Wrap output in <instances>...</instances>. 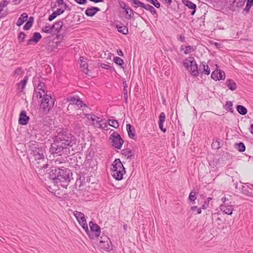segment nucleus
Wrapping results in <instances>:
<instances>
[{"mask_svg": "<svg viewBox=\"0 0 253 253\" xmlns=\"http://www.w3.org/2000/svg\"><path fill=\"white\" fill-rule=\"evenodd\" d=\"M49 152L53 155L54 158L60 156L54 160L55 167L52 168L51 170L48 173V177L53 180L54 189L55 195L59 198H62L63 194L62 179H63V170L62 166H60L63 163V158L62 155L63 153V142L61 141H54L51 145Z\"/></svg>", "mask_w": 253, "mask_h": 253, "instance_id": "obj_1", "label": "nucleus"}, {"mask_svg": "<svg viewBox=\"0 0 253 253\" xmlns=\"http://www.w3.org/2000/svg\"><path fill=\"white\" fill-rule=\"evenodd\" d=\"M112 165V176L118 180L122 179L123 175L126 172V171L121 160L119 159H116Z\"/></svg>", "mask_w": 253, "mask_h": 253, "instance_id": "obj_2", "label": "nucleus"}, {"mask_svg": "<svg viewBox=\"0 0 253 253\" xmlns=\"http://www.w3.org/2000/svg\"><path fill=\"white\" fill-rule=\"evenodd\" d=\"M54 100L48 94H44L40 104V109L43 112L47 114L52 109L54 105Z\"/></svg>", "mask_w": 253, "mask_h": 253, "instance_id": "obj_3", "label": "nucleus"}, {"mask_svg": "<svg viewBox=\"0 0 253 253\" xmlns=\"http://www.w3.org/2000/svg\"><path fill=\"white\" fill-rule=\"evenodd\" d=\"M183 66L185 67L192 75L197 76L199 74L196 62L193 57H189L183 61Z\"/></svg>", "mask_w": 253, "mask_h": 253, "instance_id": "obj_4", "label": "nucleus"}, {"mask_svg": "<svg viewBox=\"0 0 253 253\" xmlns=\"http://www.w3.org/2000/svg\"><path fill=\"white\" fill-rule=\"evenodd\" d=\"M29 148L31 150V155L35 157V160H40L44 158L43 150L40 145L35 142L29 145Z\"/></svg>", "mask_w": 253, "mask_h": 253, "instance_id": "obj_5", "label": "nucleus"}, {"mask_svg": "<svg viewBox=\"0 0 253 253\" xmlns=\"http://www.w3.org/2000/svg\"><path fill=\"white\" fill-rule=\"evenodd\" d=\"M74 137L71 134H64V156L68 154H73V149L72 148L74 144Z\"/></svg>", "mask_w": 253, "mask_h": 253, "instance_id": "obj_6", "label": "nucleus"}, {"mask_svg": "<svg viewBox=\"0 0 253 253\" xmlns=\"http://www.w3.org/2000/svg\"><path fill=\"white\" fill-rule=\"evenodd\" d=\"M33 167L35 168L38 169V170H36L37 172L42 175H44L47 171L45 170L48 167L49 165L46 163V160L43 158L40 160H35L33 161Z\"/></svg>", "mask_w": 253, "mask_h": 253, "instance_id": "obj_7", "label": "nucleus"}, {"mask_svg": "<svg viewBox=\"0 0 253 253\" xmlns=\"http://www.w3.org/2000/svg\"><path fill=\"white\" fill-rule=\"evenodd\" d=\"M110 139L111 140L112 145L115 148L120 149L124 143V140L121 138V136L117 132H114L110 137Z\"/></svg>", "mask_w": 253, "mask_h": 253, "instance_id": "obj_8", "label": "nucleus"}, {"mask_svg": "<svg viewBox=\"0 0 253 253\" xmlns=\"http://www.w3.org/2000/svg\"><path fill=\"white\" fill-rule=\"evenodd\" d=\"M74 215L81 226H82L86 232H87L88 228L84 214L81 212L76 211L74 212Z\"/></svg>", "mask_w": 253, "mask_h": 253, "instance_id": "obj_9", "label": "nucleus"}, {"mask_svg": "<svg viewBox=\"0 0 253 253\" xmlns=\"http://www.w3.org/2000/svg\"><path fill=\"white\" fill-rule=\"evenodd\" d=\"M220 209L225 213L231 215L234 210L233 205L231 204V202L224 203L220 206Z\"/></svg>", "mask_w": 253, "mask_h": 253, "instance_id": "obj_10", "label": "nucleus"}, {"mask_svg": "<svg viewBox=\"0 0 253 253\" xmlns=\"http://www.w3.org/2000/svg\"><path fill=\"white\" fill-rule=\"evenodd\" d=\"M211 77L215 81L224 80L225 78V74L223 71L216 69L212 72Z\"/></svg>", "mask_w": 253, "mask_h": 253, "instance_id": "obj_11", "label": "nucleus"}, {"mask_svg": "<svg viewBox=\"0 0 253 253\" xmlns=\"http://www.w3.org/2000/svg\"><path fill=\"white\" fill-rule=\"evenodd\" d=\"M29 120L30 118L27 115L26 112L25 110H22L19 114V124L21 125H26Z\"/></svg>", "mask_w": 253, "mask_h": 253, "instance_id": "obj_12", "label": "nucleus"}, {"mask_svg": "<svg viewBox=\"0 0 253 253\" xmlns=\"http://www.w3.org/2000/svg\"><path fill=\"white\" fill-rule=\"evenodd\" d=\"M89 225L91 231L94 233L96 237H98L100 234V227L92 221L89 222Z\"/></svg>", "mask_w": 253, "mask_h": 253, "instance_id": "obj_13", "label": "nucleus"}, {"mask_svg": "<svg viewBox=\"0 0 253 253\" xmlns=\"http://www.w3.org/2000/svg\"><path fill=\"white\" fill-rule=\"evenodd\" d=\"M8 2L6 0H3L0 2V19L4 17L7 15L6 11H3V8L6 6Z\"/></svg>", "mask_w": 253, "mask_h": 253, "instance_id": "obj_14", "label": "nucleus"}, {"mask_svg": "<svg viewBox=\"0 0 253 253\" xmlns=\"http://www.w3.org/2000/svg\"><path fill=\"white\" fill-rule=\"evenodd\" d=\"M100 10V9L97 7H91L86 9L85 13L87 16L92 17Z\"/></svg>", "mask_w": 253, "mask_h": 253, "instance_id": "obj_15", "label": "nucleus"}, {"mask_svg": "<svg viewBox=\"0 0 253 253\" xmlns=\"http://www.w3.org/2000/svg\"><path fill=\"white\" fill-rule=\"evenodd\" d=\"M159 126L160 129L165 132L166 131V128L163 127V124L166 120V115L164 112L161 113L159 116Z\"/></svg>", "mask_w": 253, "mask_h": 253, "instance_id": "obj_16", "label": "nucleus"}, {"mask_svg": "<svg viewBox=\"0 0 253 253\" xmlns=\"http://www.w3.org/2000/svg\"><path fill=\"white\" fill-rule=\"evenodd\" d=\"M183 4L187 6L189 8L193 9L191 14L193 15L196 11V5L189 0H183Z\"/></svg>", "mask_w": 253, "mask_h": 253, "instance_id": "obj_17", "label": "nucleus"}, {"mask_svg": "<svg viewBox=\"0 0 253 253\" xmlns=\"http://www.w3.org/2000/svg\"><path fill=\"white\" fill-rule=\"evenodd\" d=\"M84 58L83 57H80L81 64H80V68L81 70L86 75L88 74V66L85 61L84 60Z\"/></svg>", "mask_w": 253, "mask_h": 253, "instance_id": "obj_18", "label": "nucleus"}, {"mask_svg": "<svg viewBox=\"0 0 253 253\" xmlns=\"http://www.w3.org/2000/svg\"><path fill=\"white\" fill-rule=\"evenodd\" d=\"M86 116L87 119L90 120L92 122V124L93 125H95L96 124L97 126L101 121L99 117L95 116L94 115L87 114Z\"/></svg>", "mask_w": 253, "mask_h": 253, "instance_id": "obj_19", "label": "nucleus"}, {"mask_svg": "<svg viewBox=\"0 0 253 253\" xmlns=\"http://www.w3.org/2000/svg\"><path fill=\"white\" fill-rule=\"evenodd\" d=\"M99 246L102 249L108 252L112 249V245L110 241L104 243H99Z\"/></svg>", "mask_w": 253, "mask_h": 253, "instance_id": "obj_20", "label": "nucleus"}, {"mask_svg": "<svg viewBox=\"0 0 253 253\" xmlns=\"http://www.w3.org/2000/svg\"><path fill=\"white\" fill-rule=\"evenodd\" d=\"M28 18V14L26 13H23L18 19L16 25L18 26L22 25Z\"/></svg>", "mask_w": 253, "mask_h": 253, "instance_id": "obj_21", "label": "nucleus"}, {"mask_svg": "<svg viewBox=\"0 0 253 253\" xmlns=\"http://www.w3.org/2000/svg\"><path fill=\"white\" fill-rule=\"evenodd\" d=\"M28 80V77L26 76L24 79L20 81V83L17 84V89L20 90V91H22L24 89L26 84L27 83Z\"/></svg>", "mask_w": 253, "mask_h": 253, "instance_id": "obj_22", "label": "nucleus"}, {"mask_svg": "<svg viewBox=\"0 0 253 253\" xmlns=\"http://www.w3.org/2000/svg\"><path fill=\"white\" fill-rule=\"evenodd\" d=\"M63 13V10L61 8L57 9L56 11L53 12L48 17V19L51 21L54 19L58 15Z\"/></svg>", "mask_w": 253, "mask_h": 253, "instance_id": "obj_23", "label": "nucleus"}, {"mask_svg": "<svg viewBox=\"0 0 253 253\" xmlns=\"http://www.w3.org/2000/svg\"><path fill=\"white\" fill-rule=\"evenodd\" d=\"M227 86L231 90H235L237 88L236 83L232 80L228 79L226 82Z\"/></svg>", "mask_w": 253, "mask_h": 253, "instance_id": "obj_24", "label": "nucleus"}, {"mask_svg": "<svg viewBox=\"0 0 253 253\" xmlns=\"http://www.w3.org/2000/svg\"><path fill=\"white\" fill-rule=\"evenodd\" d=\"M63 25V22L62 21H59L56 23H55L52 26V27L53 30L54 29L55 31L59 33L61 30L62 26Z\"/></svg>", "mask_w": 253, "mask_h": 253, "instance_id": "obj_25", "label": "nucleus"}, {"mask_svg": "<svg viewBox=\"0 0 253 253\" xmlns=\"http://www.w3.org/2000/svg\"><path fill=\"white\" fill-rule=\"evenodd\" d=\"M34 21V18L33 17H30L26 23L25 25L23 27V29L25 30H29L32 26Z\"/></svg>", "mask_w": 253, "mask_h": 253, "instance_id": "obj_26", "label": "nucleus"}, {"mask_svg": "<svg viewBox=\"0 0 253 253\" xmlns=\"http://www.w3.org/2000/svg\"><path fill=\"white\" fill-rule=\"evenodd\" d=\"M118 31L124 35H126L128 33V30L126 26L117 25Z\"/></svg>", "mask_w": 253, "mask_h": 253, "instance_id": "obj_27", "label": "nucleus"}, {"mask_svg": "<svg viewBox=\"0 0 253 253\" xmlns=\"http://www.w3.org/2000/svg\"><path fill=\"white\" fill-rule=\"evenodd\" d=\"M143 8L149 11L151 13V14L153 15L156 14V9L152 5H150L149 4H146L144 3V5H143Z\"/></svg>", "mask_w": 253, "mask_h": 253, "instance_id": "obj_28", "label": "nucleus"}, {"mask_svg": "<svg viewBox=\"0 0 253 253\" xmlns=\"http://www.w3.org/2000/svg\"><path fill=\"white\" fill-rule=\"evenodd\" d=\"M236 109L238 113L241 115H244L247 113V109L242 105H238Z\"/></svg>", "mask_w": 253, "mask_h": 253, "instance_id": "obj_29", "label": "nucleus"}, {"mask_svg": "<svg viewBox=\"0 0 253 253\" xmlns=\"http://www.w3.org/2000/svg\"><path fill=\"white\" fill-rule=\"evenodd\" d=\"M123 154L127 157V159H130L133 156L134 153L128 149H124L123 150Z\"/></svg>", "mask_w": 253, "mask_h": 253, "instance_id": "obj_30", "label": "nucleus"}, {"mask_svg": "<svg viewBox=\"0 0 253 253\" xmlns=\"http://www.w3.org/2000/svg\"><path fill=\"white\" fill-rule=\"evenodd\" d=\"M181 50H184V53L186 54H189L192 51H193L194 50V48L191 46H181L180 47Z\"/></svg>", "mask_w": 253, "mask_h": 253, "instance_id": "obj_31", "label": "nucleus"}, {"mask_svg": "<svg viewBox=\"0 0 253 253\" xmlns=\"http://www.w3.org/2000/svg\"><path fill=\"white\" fill-rule=\"evenodd\" d=\"M42 37L40 33L35 32L33 34V37L32 38L33 42L36 43L38 42L40 40L42 39Z\"/></svg>", "mask_w": 253, "mask_h": 253, "instance_id": "obj_32", "label": "nucleus"}, {"mask_svg": "<svg viewBox=\"0 0 253 253\" xmlns=\"http://www.w3.org/2000/svg\"><path fill=\"white\" fill-rule=\"evenodd\" d=\"M235 147L239 152H241L245 151L246 149L245 146L243 142L236 144Z\"/></svg>", "mask_w": 253, "mask_h": 253, "instance_id": "obj_33", "label": "nucleus"}, {"mask_svg": "<svg viewBox=\"0 0 253 253\" xmlns=\"http://www.w3.org/2000/svg\"><path fill=\"white\" fill-rule=\"evenodd\" d=\"M45 93H43L42 91V90H37V89H35L33 97H36L37 98H41L43 95L45 94Z\"/></svg>", "mask_w": 253, "mask_h": 253, "instance_id": "obj_34", "label": "nucleus"}, {"mask_svg": "<svg viewBox=\"0 0 253 253\" xmlns=\"http://www.w3.org/2000/svg\"><path fill=\"white\" fill-rule=\"evenodd\" d=\"M253 4V0H247L246 6L244 9V11L247 13H248L249 12L250 8L252 6Z\"/></svg>", "mask_w": 253, "mask_h": 253, "instance_id": "obj_35", "label": "nucleus"}, {"mask_svg": "<svg viewBox=\"0 0 253 253\" xmlns=\"http://www.w3.org/2000/svg\"><path fill=\"white\" fill-rule=\"evenodd\" d=\"M126 130L127 131L129 137L131 138H133L135 134L131 131V126L130 124L126 125Z\"/></svg>", "mask_w": 253, "mask_h": 253, "instance_id": "obj_36", "label": "nucleus"}, {"mask_svg": "<svg viewBox=\"0 0 253 253\" xmlns=\"http://www.w3.org/2000/svg\"><path fill=\"white\" fill-rule=\"evenodd\" d=\"M132 4L134 7H143L144 3L140 1L139 0H132Z\"/></svg>", "mask_w": 253, "mask_h": 253, "instance_id": "obj_37", "label": "nucleus"}, {"mask_svg": "<svg viewBox=\"0 0 253 253\" xmlns=\"http://www.w3.org/2000/svg\"><path fill=\"white\" fill-rule=\"evenodd\" d=\"M74 105H77L78 108H81L83 106H85V104L79 99H76L71 106H73Z\"/></svg>", "mask_w": 253, "mask_h": 253, "instance_id": "obj_38", "label": "nucleus"}, {"mask_svg": "<svg viewBox=\"0 0 253 253\" xmlns=\"http://www.w3.org/2000/svg\"><path fill=\"white\" fill-rule=\"evenodd\" d=\"M108 123L110 126L114 128H117L119 126V123L117 120L109 119L108 120Z\"/></svg>", "mask_w": 253, "mask_h": 253, "instance_id": "obj_39", "label": "nucleus"}, {"mask_svg": "<svg viewBox=\"0 0 253 253\" xmlns=\"http://www.w3.org/2000/svg\"><path fill=\"white\" fill-rule=\"evenodd\" d=\"M233 104L232 102L231 101H227L225 105V108L226 110H229V111L231 112H233V109L232 108Z\"/></svg>", "mask_w": 253, "mask_h": 253, "instance_id": "obj_40", "label": "nucleus"}, {"mask_svg": "<svg viewBox=\"0 0 253 253\" xmlns=\"http://www.w3.org/2000/svg\"><path fill=\"white\" fill-rule=\"evenodd\" d=\"M26 36V34L23 32H20L18 36V39L19 41L20 42H22L24 41V39Z\"/></svg>", "mask_w": 253, "mask_h": 253, "instance_id": "obj_41", "label": "nucleus"}, {"mask_svg": "<svg viewBox=\"0 0 253 253\" xmlns=\"http://www.w3.org/2000/svg\"><path fill=\"white\" fill-rule=\"evenodd\" d=\"M51 27L52 26H50V25H45L44 27H43L42 31L46 33H50L53 30V28Z\"/></svg>", "mask_w": 253, "mask_h": 253, "instance_id": "obj_42", "label": "nucleus"}, {"mask_svg": "<svg viewBox=\"0 0 253 253\" xmlns=\"http://www.w3.org/2000/svg\"><path fill=\"white\" fill-rule=\"evenodd\" d=\"M114 61L116 64L120 66L122 65L124 63L123 59L119 57H114Z\"/></svg>", "mask_w": 253, "mask_h": 253, "instance_id": "obj_43", "label": "nucleus"}, {"mask_svg": "<svg viewBox=\"0 0 253 253\" xmlns=\"http://www.w3.org/2000/svg\"><path fill=\"white\" fill-rule=\"evenodd\" d=\"M125 11L126 14H127L128 17V18H131L133 16L134 13L133 10L131 8H126Z\"/></svg>", "mask_w": 253, "mask_h": 253, "instance_id": "obj_44", "label": "nucleus"}, {"mask_svg": "<svg viewBox=\"0 0 253 253\" xmlns=\"http://www.w3.org/2000/svg\"><path fill=\"white\" fill-rule=\"evenodd\" d=\"M44 86V83L42 82H40L36 89H37V90H42V92H43V93H45V91H44V89H43Z\"/></svg>", "mask_w": 253, "mask_h": 253, "instance_id": "obj_45", "label": "nucleus"}, {"mask_svg": "<svg viewBox=\"0 0 253 253\" xmlns=\"http://www.w3.org/2000/svg\"><path fill=\"white\" fill-rule=\"evenodd\" d=\"M203 72L204 74L207 75H209L210 73V69L208 65L203 64Z\"/></svg>", "mask_w": 253, "mask_h": 253, "instance_id": "obj_46", "label": "nucleus"}, {"mask_svg": "<svg viewBox=\"0 0 253 253\" xmlns=\"http://www.w3.org/2000/svg\"><path fill=\"white\" fill-rule=\"evenodd\" d=\"M196 192L192 191L189 196V199L191 201H194L196 199Z\"/></svg>", "mask_w": 253, "mask_h": 253, "instance_id": "obj_47", "label": "nucleus"}, {"mask_svg": "<svg viewBox=\"0 0 253 253\" xmlns=\"http://www.w3.org/2000/svg\"><path fill=\"white\" fill-rule=\"evenodd\" d=\"M108 241H110L109 238L106 236L101 237V240H100L99 243H104L108 242Z\"/></svg>", "mask_w": 253, "mask_h": 253, "instance_id": "obj_48", "label": "nucleus"}, {"mask_svg": "<svg viewBox=\"0 0 253 253\" xmlns=\"http://www.w3.org/2000/svg\"><path fill=\"white\" fill-rule=\"evenodd\" d=\"M191 210L193 212L197 211V213L200 214L201 213V210L200 208H197L196 206H192L191 207Z\"/></svg>", "mask_w": 253, "mask_h": 253, "instance_id": "obj_49", "label": "nucleus"}, {"mask_svg": "<svg viewBox=\"0 0 253 253\" xmlns=\"http://www.w3.org/2000/svg\"><path fill=\"white\" fill-rule=\"evenodd\" d=\"M212 147L214 149H217L220 147L219 143L218 141L212 142L211 144Z\"/></svg>", "mask_w": 253, "mask_h": 253, "instance_id": "obj_50", "label": "nucleus"}, {"mask_svg": "<svg viewBox=\"0 0 253 253\" xmlns=\"http://www.w3.org/2000/svg\"><path fill=\"white\" fill-rule=\"evenodd\" d=\"M100 66L102 68L107 70H111L112 69L111 66L106 64L101 63Z\"/></svg>", "mask_w": 253, "mask_h": 253, "instance_id": "obj_51", "label": "nucleus"}, {"mask_svg": "<svg viewBox=\"0 0 253 253\" xmlns=\"http://www.w3.org/2000/svg\"><path fill=\"white\" fill-rule=\"evenodd\" d=\"M97 126H99L101 128H103L104 129H107L106 128L107 127L108 125H107V124L106 123L101 124L100 123L99 124H98Z\"/></svg>", "mask_w": 253, "mask_h": 253, "instance_id": "obj_52", "label": "nucleus"}, {"mask_svg": "<svg viewBox=\"0 0 253 253\" xmlns=\"http://www.w3.org/2000/svg\"><path fill=\"white\" fill-rule=\"evenodd\" d=\"M76 2L80 4H85L87 0H74Z\"/></svg>", "mask_w": 253, "mask_h": 253, "instance_id": "obj_53", "label": "nucleus"}, {"mask_svg": "<svg viewBox=\"0 0 253 253\" xmlns=\"http://www.w3.org/2000/svg\"><path fill=\"white\" fill-rule=\"evenodd\" d=\"M76 99L75 97L67 98V100L70 102V104H73Z\"/></svg>", "mask_w": 253, "mask_h": 253, "instance_id": "obj_54", "label": "nucleus"}, {"mask_svg": "<svg viewBox=\"0 0 253 253\" xmlns=\"http://www.w3.org/2000/svg\"><path fill=\"white\" fill-rule=\"evenodd\" d=\"M117 53H118V54L119 55H120V56H124L123 52V51H122V50H121V49H118V50H117Z\"/></svg>", "mask_w": 253, "mask_h": 253, "instance_id": "obj_55", "label": "nucleus"}, {"mask_svg": "<svg viewBox=\"0 0 253 253\" xmlns=\"http://www.w3.org/2000/svg\"><path fill=\"white\" fill-rule=\"evenodd\" d=\"M244 188H245V186H242V190L243 193L247 195L248 193V191L246 189L244 190Z\"/></svg>", "mask_w": 253, "mask_h": 253, "instance_id": "obj_56", "label": "nucleus"}, {"mask_svg": "<svg viewBox=\"0 0 253 253\" xmlns=\"http://www.w3.org/2000/svg\"><path fill=\"white\" fill-rule=\"evenodd\" d=\"M63 4V0H58L57 1V6H60L61 4ZM55 6H57L56 4H55Z\"/></svg>", "mask_w": 253, "mask_h": 253, "instance_id": "obj_57", "label": "nucleus"}, {"mask_svg": "<svg viewBox=\"0 0 253 253\" xmlns=\"http://www.w3.org/2000/svg\"><path fill=\"white\" fill-rule=\"evenodd\" d=\"M72 158L70 157L67 156L66 157V160H64V163H66V162H69V160H72Z\"/></svg>", "mask_w": 253, "mask_h": 253, "instance_id": "obj_58", "label": "nucleus"}, {"mask_svg": "<svg viewBox=\"0 0 253 253\" xmlns=\"http://www.w3.org/2000/svg\"><path fill=\"white\" fill-rule=\"evenodd\" d=\"M33 41L32 40V39H29V40H28L27 42V45H30L31 43H32V42H33Z\"/></svg>", "mask_w": 253, "mask_h": 253, "instance_id": "obj_59", "label": "nucleus"}, {"mask_svg": "<svg viewBox=\"0 0 253 253\" xmlns=\"http://www.w3.org/2000/svg\"><path fill=\"white\" fill-rule=\"evenodd\" d=\"M247 186H248V187H249L251 189L253 188V184H252L248 183Z\"/></svg>", "mask_w": 253, "mask_h": 253, "instance_id": "obj_60", "label": "nucleus"}, {"mask_svg": "<svg viewBox=\"0 0 253 253\" xmlns=\"http://www.w3.org/2000/svg\"><path fill=\"white\" fill-rule=\"evenodd\" d=\"M126 88H127L126 84L125 83L124 87V92H127Z\"/></svg>", "mask_w": 253, "mask_h": 253, "instance_id": "obj_61", "label": "nucleus"}, {"mask_svg": "<svg viewBox=\"0 0 253 253\" xmlns=\"http://www.w3.org/2000/svg\"><path fill=\"white\" fill-rule=\"evenodd\" d=\"M226 200H227V199L225 197L221 198V201H222L223 204L225 203V202H226Z\"/></svg>", "mask_w": 253, "mask_h": 253, "instance_id": "obj_62", "label": "nucleus"}, {"mask_svg": "<svg viewBox=\"0 0 253 253\" xmlns=\"http://www.w3.org/2000/svg\"><path fill=\"white\" fill-rule=\"evenodd\" d=\"M121 5V7L123 8V9H126V4L125 3H123Z\"/></svg>", "mask_w": 253, "mask_h": 253, "instance_id": "obj_63", "label": "nucleus"}, {"mask_svg": "<svg viewBox=\"0 0 253 253\" xmlns=\"http://www.w3.org/2000/svg\"><path fill=\"white\" fill-rule=\"evenodd\" d=\"M251 133L253 134V124L251 125Z\"/></svg>", "mask_w": 253, "mask_h": 253, "instance_id": "obj_64", "label": "nucleus"}]
</instances>
